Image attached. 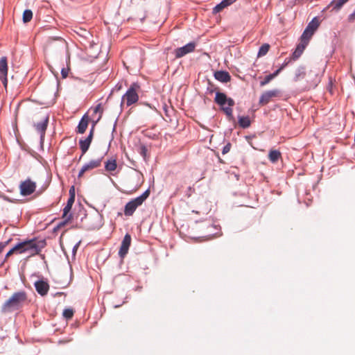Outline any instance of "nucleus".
Here are the masks:
<instances>
[{
    "label": "nucleus",
    "instance_id": "nucleus-1",
    "mask_svg": "<svg viewBox=\"0 0 355 355\" xmlns=\"http://www.w3.org/2000/svg\"><path fill=\"white\" fill-rule=\"evenodd\" d=\"M27 301V293L24 291L14 293L1 307L2 313H11L21 309Z\"/></svg>",
    "mask_w": 355,
    "mask_h": 355
},
{
    "label": "nucleus",
    "instance_id": "nucleus-2",
    "mask_svg": "<svg viewBox=\"0 0 355 355\" xmlns=\"http://www.w3.org/2000/svg\"><path fill=\"white\" fill-rule=\"evenodd\" d=\"M44 239L39 240L37 238L25 240L18 243L19 254L27 253L29 257L40 254L42 250L46 246Z\"/></svg>",
    "mask_w": 355,
    "mask_h": 355
},
{
    "label": "nucleus",
    "instance_id": "nucleus-3",
    "mask_svg": "<svg viewBox=\"0 0 355 355\" xmlns=\"http://www.w3.org/2000/svg\"><path fill=\"white\" fill-rule=\"evenodd\" d=\"M214 101L220 106L221 110L225 112L229 119L233 118L232 107L234 105L235 103L232 98H228L225 93L217 92Z\"/></svg>",
    "mask_w": 355,
    "mask_h": 355
},
{
    "label": "nucleus",
    "instance_id": "nucleus-4",
    "mask_svg": "<svg viewBox=\"0 0 355 355\" xmlns=\"http://www.w3.org/2000/svg\"><path fill=\"white\" fill-rule=\"evenodd\" d=\"M324 71L313 67L309 71L306 76V83L303 86L304 91H309L315 89L321 82Z\"/></svg>",
    "mask_w": 355,
    "mask_h": 355
},
{
    "label": "nucleus",
    "instance_id": "nucleus-5",
    "mask_svg": "<svg viewBox=\"0 0 355 355\" xmlns=\"http://www.w3.org/2000/svg\"><path fill=\"white\" fill-rule=\"evenodd\" d=\"M150 195V190H146L139 196L132 199L130 201L126 203L124 207V215L126 216H131L137 207L141 206L144 202L148 198Z\"/></svg>",
    "mask_w": 355,
    "mask_h": 355
},
{
    "label": "nucleus",
    "instance_id": "nucleus-6",
    "mask_svg": "<svg viewBox=\"0 0 355 355\" xmlns=\"http://www.w3.org/2000/svg\"><path fill=\"white\" fill-rule=\"evenodd\" d=\"M140 89V85L138 83H132L126 92L121 98V105L125 103L128 107L137 103L139 100L138 91Z\"/></svg>",
    "mask_w": 355,
    "mask_h": 355
},
{
    "label": "nucleus",
    "instance_id": "nucleus-7",
    "mask_svg": "<svg viewBox=\"0 0 355 355\" xmlns=\"http://www.w3.org/2000/svg\"><path fill=\"white\" fill-rule=\"evenodd\" d=\"M85 223L83 224L85 228L87 230L98 229L101 226V216L99 214L87 215L84 214Z\"/></svg>",
    "mask_w": 355,
    "mask_h": 355
},
{
    "label": "nucleus",
    "instance_id": "nucleus-8",
    "mask_svg": "<svg viewBox=\"0 0 355 355\" xmlns=\"http://www.w3.org/2000/svg\"><path fill=\"white\" fill-rule=\"evenodd\" d=\"M36 189V183L30 179L21 182L19 185L20 193L23 196H30L34 193Z\"/></svg>",
    "mask_w": 355,
    "mask_h": 355
},
{
    "label": "nucleus",
    "instance_id": "nucleus-9",
    "mask_svg": "<svg viewBox=\"0 0 355 355\" xmlns=\"http://www.w3.org/2000/svg\"><path fill=\"white\" fill-rule=\"evenodd\" d=\"M94 128V125H92L88 136L84 139H80L79 141L80 148L82 151V155L80 157V159H81V157L88 150L90 146L93 139Z\"/></svg>",
    "mask_w": 355,
    "mask_h": 355
},
{
    "label": "nucleus",
    "instance_id": "nucleus-10",
    "mask_svg": "<svg viewBox=\"0 0 355 355\" xmlns=\"http://www.w3.org/2000/svg\"><path fill=\"white\" fill-rule=\"evenodd\" d=\"M102 160L103 157H100L96 159H92L89 162L85 164L80 170L78 177L80 178L86 171L99 167L101 165Z\"/></svg>",
    "mask_w": 355,
    "mask_h": 355
},
{
    "label": "nucleus",
    "instance_id": "nucleus-11",
    "mask_svg": "<svg viewBox=\"0 0 355 355\" xmlns=\"http://www.w3.org/2000/svg\"><path fill=\"white\" fill-rule=\"evenodd\" d=\"M195 48L196 43L193 42H191L182 47L178 48L174 51L175 58H180L187 53L194 51Z\"/></svg>",
    "mask_w": 355,
    "mask_h": 355
},
{
    "label": "nucleus",
    "instance_id": "nucleus-12",
    "mask_svg": "<svg viewBox=\"0 0 355 355\" xmlns=\"http://www.w3.org/2000/svg\"><path fill=\"white\" fill-rule=\"evenodd\" d=\"M279 95H280V91L277 89L266 91L261 95V96L259 98V103L262 105H266L270 102V101L272 98L277 97Z\"/></svg>",
    "mask_w": 355,
    "mask_h": 355
},
{
    "label": "nucleus",
    "instance_id": "nucleus-13",
    "mask_svg": "<svg viewBox=\"0 0 355 355\" xmlns=\"http://www.w3.org/2000/svg\"><path fill=\"white\" fill-rule=\"evenodd\" d=\"M7 74H8L7 58L3 56V57H1L0 59V79L1 80L3 84L5 87L7 86V83H8Z\"/></svg>",
    "mask_w": 355,
    "mask_h": 355
},
{
    "label": "nucleus",
    "instance_id": "nucleus-14",
    "mask_svg": "<svg viewBox=\"0 0 355 355\" xmlns=\"http://www.w3.org/2000/svg\"><path fill=\"white\" fill-rule=\"evenodd\" d=\"M131 244V236L129 234H126L121 242L119 255L121 258H124L128 252L129 248Z\"/></svg>",
    "mask_w": 355,
    "mask_h": 355
},
{
    "label": "nucleus",
    "instance_id": "nucleus-15",
    "mask_svg": "<svg viewBox=\"0 0 355 355\" xmlns=\"http://www.w3.org/2000/svg\"><path fill=\"white\" fill-rule=\"evenodd\" d=\"M35 288L38 294L45 296L49 292V284L47 282L41 279L35 282Z\"/></svg>",
    "mask_w": 355,
    "mask_h": 355
},
{
    "label": "nucleus",
    "instance_id": "nucleus-16",
    "mask_svg": "<svg viewBox=\"0 0 355 355\" xmlns=\"http://www.w3.org/2000/svg\"><path fill=\"white\" fill-rule=\"evenodd\" d=\"M49 123V116L46 115L42 121L34 123L35 130L40 133L41 139H43Z\"/></svg>",
    "mask_w": 355,
    "mask_h": 355
},
{
    "label": "nucleus",
    "instance_id": "nucleus-17",
    "mask_svg": "<svg viewBox=\"0 0 355 355\" xmlns=\"http://www.w3.org/2000/svg\"><path fill=\"white\" fill-rule=\"evenodd\" d=\"M88 123H89V117L85 114L83 116V117L81 118L80 121L78 123V125L77 126L76 132L78 134H83L86 131V129L88 126Z\"/></svg>",
    "mask_w": 355,
    "mask_h": 355
},
{
    "label": "nucleus",
    "instance_id": "nucleus-18",
    "mask_svg": "<svg viewBox=\"0 0 355 355\" xmlns=\"http://www.w3.org/2000/svg\"><path fill=\"white\" fill-rule=\"evenodd\" d=\"M214 78L221 83H228L231 80L230 73L226 71H217L214 73Z\"/></svg>",
    "mask_w": 355,
    "mask_h": 355
},
{
    "label": "nucleus",
    "instance_id": "nucleus-19",
    "mask_svg": "<svg viewBox=\"0 0 355 355\" xmlns=\"http://www.w3.org/2000/svg\"><path fill=\"white\" fill-rule=\"evenodd\" d=\"M236 1V0H223L220 3L217 4L213 8V12L214 13H218V12H220L225 8L232 5Z\"/></svg>",
    "mask_w": 355,
    "mask_h": 355
},
{
    "label": "nucleus",
    "instance_id": "nucleus-20",
    "mask_svg": "<svg viewBox=\"0 0 355 355\" xmlns=\"http://www.w3.org/2000/svg\"><path fill=\"white\" fill-rule=\"evenodd\" d=\"M116 168L117 164L116 159L111 158L105 162V170L107 172L112 173V171H114Z\"/></svg>",
    "mask_w": 355,
    "mask_h": 355
},
{
    "label": "nucleus",
    "instance_id": "nucleus-21",
    "mask_svg": "<svg viewBox=\"0 0 355 355\" xmlns=\"http://www.w3.org/2000/svg\"><path fill=\"white\" fill-rule=\"evenodd\" d=\"M307 73L306 72V69L304 67H299L295 73V76L293 78V80L295 82L299 81L300 79H302L306 76Z\"/></svg>",
    "mask_w": 355,
    "mask_h": 355
},
{
    "label": "nucleus",
    "instance_id": "nucleus-22",
    "mask_svg": "<svg viewBox=\"0 0 355 355\" xmlns=\"http://www.w3.org/2000/svg\"><path fill=\"white\" fill-rule=\"evenodd\" d=\"M306 46V45H305V44H304L300 42L297 46L295 51L292 54L293 59V60H297L298 58H300V55L302 54V53H303V51H304V50Z\"/></svg>",
    "mask_w": 355,
    "mask_h": 355
},
{
    "label": "nucleus",
    "instance_id": "nucleus-23",
    "mask_svg": "<svg viewBox=\"0 0 355 355\" xmlns=\"http://www.w3.org/2000/svg\"><path fill=\"white\" fill-rule=\"evenodd\" d=\"M348 1L349 0H333L329 4V7L331 8L332 10H338Z\"/></svg>",
    "mask_w": 355,
    "mask_h": 355
},
{
    "label": "nucleus",
    "instance_id": "nucleus-24",
    "mask_svg": "<svg viewBox=\"0 0 355 355\" xmlns=\"http://www.w3.org/2000/svg\"><path fill=\"white\" fill-rule=\"evenodd\" d=\"M281 157V153L277 150H271L268 154L269 160L272 163H275Z\"/></svg>",
    "mask_w": 355,
    "mask_h": 355
},
{
    "label": "nucleus",
    "instance_id": "nucleus-25",
    "mask_svg": "<svg viewBox=\"0 0 355 355\" xmlns=\"http://www.w3.org/2000/svg\"><path fill=\"white\" fill-rule=\"evenodd\" d=\"M251 121L248 116H239V125L243 128H248L250 126Z\"/></svg>",
    "mask_w": 355,
    "mask_h": 355
},
{
    "label": "nucleus",
    "instance_id": "nucleus-26",
    "mask_svg": "<svg viewBox=\"0 0 355 355\" xmlns=\"http://www.w3.org/2000/svg\"><path fill=\"white\" fill-rule=\"evenodd\" d=\"M75 200L72 198H68L67 205L63 209V216L66 217L67 215H69L71 207L73 206V204L74 203Z\"/></svg>",
    "mask_w": 355,
    "mask_h": 355
},
{
    "label": "nucleus",
    "instance_id": "nucleus-27",
    "mask_svg": "<svg viewBox=\"0 0 355 355\" xmlns=\"http://www.w3.org/2000/svg\"><path fill=\"white\" fill-rule=\"evenodd\" d=\"M320 25V22L317 17H314L312 19V20L308 24L306 28H309V30L313 31L315 32V31L318 29V26Z\"/></svg>",
    "mask_w": 355,
    "mask_h": 355
},
{
    "label": "nucleus",
    "instance_id": "nucleus-28",
    "mask_svg": "<svg viewBox=\"0 0 355 355\" xmlns=\"http://www.w3.org/2000/svg\"><path fill=\"white\" fill-rule=\"evenodd\" d=\"M270 49V45L267 43L263 44L261 45L259 49L257 56L258 57H262L267 54Z\"/></svg>",
    "mask_w": 355,
    "mask_h": 355
},
{
    "label": "nucleus",
    "instance_id": "nucleus-29",
    "mask_svg": "<svg viewBox=\"0 0 355 355\" xmlns=\"http://www.w3.org/2000/svg\"><path fill=\"white\" fill-rule=\"evenodd\" d=\"M103 108L101 107V103H98L94 108V114H96V113H99V116L97 118V119L94 121H93V124L92 125H94V126L96 125V124L100 121V119H101L102 117V115H103Z\"/></svg>",
    "mask_w": 355,
    "mask_h": 355
},
{
    "label": "nucleus",
    "instance_id": "nucleus-30",
    "mask_svg": "<svg viewBox=\"0 0 355 355\" xmlns=\"http://www.w3.org/2000/svg\"><path fill=\"white\" fill-rule=\"evenodd\" d=\"M33 17V12L31 10H25L23 13V21L24 23L29 22Z\"/></svg>",
    "mask_w": 355,
    "mask_h": 355
},
{
    "label": "nucleus",
    "instance_id": "nucleus-31",
    "mask_svg": "<svg viewBox=\"0 0 355 355\" xmlns=\"http://www.w3.org/2000/svg\"><path fill=\"white\" fill-rule=\"evenodd\" d=\"M312 36H311L310 34L308 33V32L306 31V30L304 31L302 35H301V43L307 45L310 39Z\"/></svg>",
    "mask_w": 355,
    "mask_h": 355
},
{
    "label": "nucleus",
    "instance_id": "nucleus-32",
    "mask_svg": "<svg viewBox=\"0 0 355 355\" xmlns=\"http://www.w3.org/2000/svg\"><path fill=\"white\" fill-rule=\"evenodd\" d=\"M19 254V248L18 246V243L16 244L13 248H12L6 254L4 261L6 260L8 257H9L12 254Z\"/></svg>",
    "mask_w": 355,
    "mask_h": 355
},
{
    "label": "nucleus",
    "instance_id": "nucleus-33",
    "mask_svg": "<svg viewBox=\"0 0 355 355\" xmlns=\"http://www.w3.org/2000/svg\"><path fill=\"white\" fill-rule=\"evenodd\" d=\"M64 318L67 320L71 319L73 315V311L71 309H65L62 313Z\"/></svg>",
    "mask_w": 355,
    "mask_h": 355
},
{
    "label": "nucleus",
    "instance_id": "nucleus-34",
    "mask_svg": "<svg viewBox=\"0 0 355 355\" xmlns=\"http://www.w3.org/2000/svg\"><path fill=\"white\" fill-rule=\"evenodd\" d=\"M139 154L143 157V158L146 160V157H147V152H148V149H147V147L145 146V145H141L139 146Z\"/></svg>",
    "mask_w": 355,
    "mask_h": 355
},
{
    "label": "nucleus",
    "instance_id": "nucleus-35",
    "mask_svg": "<svg viewBox=\"0 0 355 355\" xmlns=\"http://www.w3.org/2000/svg\"><path fill=\"white\" fill-rule=\"evenodd\" d=\"M62 218L64 219L63 221L60 222L58 227H62V226H64V225H66L68 222H69L71 219H72V214H69V215H67L66 217H64L62 216Z\"/></svg>",
    "mask_w": 355,
    "mask_h": 355
},
{
    "label": "nucleus",
    "instance_id": "nucleus-36",
    "mask_svg": "<svg viewBox=\"0 0 355 355\" xmlns=\"http://www.w3.org/2000/svg\"><path fill=\"white\" fill-rule=\"evenodd\" d=\"M272 79H273V78L272 77V76L270 74L267 75L264 77L263 80H261L260 82V85L264 86V85L268 84Z\"/></svg>",
    "mask_w": 355,
    "mask_h": 355
},
{
    "label": "nucleus",
    "instance_id": "nucleus-37",
    "mask_svg": "<svg viewBox=\"0 0 355 355\" xmlns=\"http://www.w3.org/2000/svg\"><path fill=\"white\" fill-rule=\"evenodd\" d=\"M230 148H231V144L230 143H227L226 145H225L223 148V150H222V153L223 155L227 153L230 152Z\"/></svg>",
    "mask_w": 355,
    "mask_h": 355
},
{
    "label": "nucleus",
    "instance_id": "nucleus-38",
    "mask_svg": "<svg viewBox=\"0 0 355 355\" xmlns=\"http://www.w3.org/2000/svg\"><path fill=\"white\" fill-rule=\"evenodd\" d=\"M11 241V239H8L6 241L1 242L0 243V254L3 252L4 248L6 247V245L9 243V242Z\"/></svg>",
    "mask_w": 355,
    "mask_h": 355
},
{
    "label": "nucleus",
    "instance_id": "nucleus-39",
    "mask_svg": "<svg viewBox=\"0 0 355 355\" xmlns=\"http://www.w3.org/2000/svg\"><path fill=\"white\" fill-rule=\"evenodd\" d=\"M69 73V69L67 68H62L61 69V75L63 78H65L67 77Z\"/></svg>",
    "mask_w": 355,
    "mask_h": 355
},
{
    "label": "nucleus",
    "instance_id": "nucleus-40",
    "mask_svg": "<svg viewBox=\"0 0 355 355\" xmlns=\"http://www.w3.org/2000/svg\"><path fill=\"white\" fill-rule=\"evenodd\" d=\"M69 198H72V199L75 200V189H74L73 186H72L69 189Z\"/></svg>",
    "mask_w": 355,
    "mask_h": 355
},
{
    "label": "nucleus",
    "instance_id": "nucleus-41",
    "mask_svg": "<svg viewBox=\"0 0 355 355\" xmlns=\"http://www.w3.org/2000/svg\"><path fill=\"white\" fill-rule=\"evenodd\" d=\"M282 71V69L280 68H279L278 69H277L275 71H274L272 73H270V75L272 76V77L273 78H275L279 73V72Z\"/></svg>",
    "mask_w": 355,
    "mask_h": 355
},
{
    "label": "nucleus",
    "instance_id": "nucleus-42",
    "mask_svg": "<svg viewBox=\"0 0 355 355\" xmlns=\"http://www.w3.org/2000/svg\"><path fill=\"white\" fill-rule=\"evenodd\" d=\"M79 245H80V242L77 243L73 246V250H72V252H73V253L74 254H75V253L76 252V250H77V249H78V248Z\"/></svg>",
    "mask_w": 355,
    "mask_h": 355
},
{
    "label": "nucleus",
    "instance_id": "nucleus-43",
    "mask_svg": "<svg viewBox=\"0 0 355 355\" xmlns=\"http://www.w3.org/2000/svg\"><path fill=\"white\" fill-rule=\"evenodd\" d=\"M354 18H355V10H354V12H353L352 14H350V15H349V19L350 20H352V19H354Z\"/></svg>",
    "mask_w": 355,
    "mask_h": 355
},
{
    "label": "nucleus",
    "instance_id": "nucleus-44",
    "mask_svg": "<svg viewBox=\"0 0 355 355\" xmlns=\"http://www.w3.org/2000/svg\"><path fill=\"white\" fill-rule=\"evenodd\" d=\"M305 30H306V32H308L309 34L311 35V36H313L314 33H315L313 31L309 30L307 28H306Z\"/></svg>",
    "mask_w": 355,
    "mask_h": 355
},
{
    "label": "nucleus",
    "instance_id": "nucleus-45",
    "mask_svg": "<svg viewBox=\"0 0 355 355\" xmlns=\"http://www.w3.org/2000/svg\"><path fill=\"white\" fill-rule=\"evenodd\" d=\"M288 62H284L279 68L282 70L288 64Z\"/></svg>",
    "mask_w": 355,
    "mask_h": 355
},
{
    "label": "nucleus",
    "instance_id": "nucleus-46",
    "mask_svg": "<svg viewBox=\"0 0 355 355\" xmlns=\"http://www.w3.org/2000/svg\"><path fill=\"white\" fill-rule=\"evenodd\" d=\"M193 190V189L191 187H188L189 192H191Z\"/></svg>",
    "mask_w": 355,
    "mask_h": 355
},
{
    "label": "nucleus",
    "instance_id": "nucleus-47",
    "mask_svg": "<svg viewBox=\"0 0 355 355\" xmlns=\"http://www.w3.org/2000/svg\"><path fill=\"white\" fill-rule=\"evenodd\" d=\"M121 305H114V308H118Z\"/></svg>",
    "mask_w": 355,
    "mask_h": 355
},
{
    "label": "nucleus",
    "instance_id": "nucleus-48",
    "mask_svg": "<svg viewBox=\"0 0 355 355\" xmlns=\"http://www.w3.org/2000/svg\"><path fill=\"white\" fill-rule=\"evenodd\" d=\"M190 196H191V193H190L187 194V196H188V197H189Z\"/></svg>",
    "mask_w": 355,
    "mask_h": 355
}]
</instances>
